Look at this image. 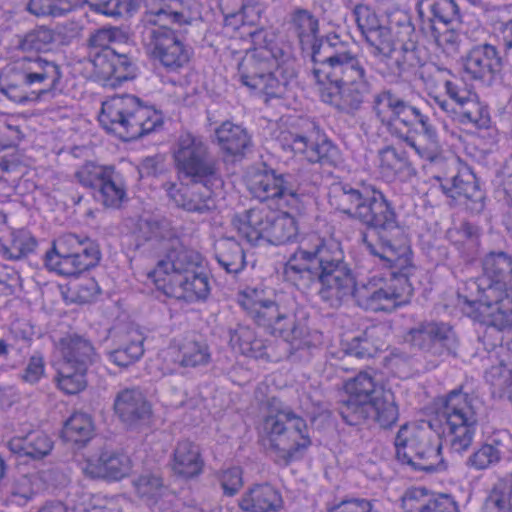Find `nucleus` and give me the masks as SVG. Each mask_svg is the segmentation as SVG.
Returning <instances> with one entry per match:
<instances>
[{
    "label": "nucleus",
    "instance_id": "nucleus-13",
    "mask_svg": "<svg viewBox=\"0 0 512 512\" xmlns=\"http://www.w3.org/2000/svg\"><path fill=\"white\" fill-rule=\"evenodd\" d=\"M158 290L165 295L188 302L204 300L210 285L207 275L188 251H172L148 274Z\"/></svg>",
    "mask_w": 512,
    "mask_h": 512
},
{
    "label": "nucleus",
    "instance_id": "nucleus-18",
    "mask_svg": "<svg viewBox=\"0 0 512 512\" xmlns=\"http://www.w3.org/2000/svg\"><path fill=\"white\" fill-rule=\"evenodd\" d=\"M260 432L264 445L285 463L300 457L311 445L306 422L289 411L271 412L263 420Z\"/></svg>",
    "mask_w": 512,
    "mask_h": 512
},
{
    "label": "nucleus",
    "instance_id": "nucleus-43",
    "mask_svg": "<svg viewBox=\"0 0 512 512\" xmlns=\"http://www.w3.org/2000/svg\"><path fill=\"white\" fill-rule=\"evenodd\" d=\"M92 77L103 85L113 86L114 51H103L94 56L91 61Z\"/></svg>",
    "mask_w": 512,
    "mask_h": 512
},
{
    "label": "nucleus",
    "instance_id": "nucleus-55",
    "mask_svg": "<svg viewBox=\"0 0 512 512\" xmlns=\"http://www.w3.org/2000/svg\"><path fill=\"white\" fill-rule=\"evenodd\" d=\"M485 378L492 386L502 391L512 386V368L500 362L485 372Z\"/></svg>",
    "mask_w": 512,
    "mask_h": 512
},
{
    "label": "nucleus",
    "instance_id": "nucleus-58",
    "mask_svg": "<svg viewBox=\"0 0 512 512\" xmlns=\"http://www.w3.org/2000/svg\"><path fill=\"white\" fill-rule=\"evenodd\" d=\"M432 505L424 512H458L455 501L446 494H433L431 497Z\"/></svg>",
    "mask_w": 512,
    "mask_h": 512
},
{
    "label": "nucleus",
    "instance_id": "nucleus-30",
    "mask_svg": "<svg viewBox=\"0 0 512 512\" xmlns=\"http://www.w3.org/2000/svg\"><path fill=\"white\" fill-rule=\"evenodd\" d=\"M204 465L198 445L188 440L177 443L171 459V468L175 474L192 479L202 474Z\"/></svg>",
    "mask_w": 512,
    "mask_h": 512
},
{
    "label": "nucleus",
    "instance_id": "nucleus-37",
    "mask_svg": "<svg viewBox=\"0 0 512 512\" xmlns=\"http://www.w3.org/2000/svg\"><path fill=\"white\" fill-rule=\"evenodd\" d=\"M94 423L90 415L82 412L72 414L65 422L62 437L74 444H85L94 435Z\"/></svg>",
    "mask_w": 512,
    "mask_h": 512
},
{
    "label": "nucleus",
    "instance_id": "nucleus-11",
    "mask_svg": "<svg viewBox=\"0 0 512 512\" xmlns=\"http://www.w3.org/2000/svg\"><path fill=\"white\" fill-rule=\"evenodd\" d=\"M345 399L339 412L343 420L357 425L371 418L382 426H390L398 419V407L394 395L375 379L372 372L362 371L343 382Z\"/></svg>",
    "mask_w": 512,
    "mask_h": 512
},
{
    "label": "nucleus",
    "instance_id": "nucleus-63",
    "mask_svg": "<svg viewBox=\"0 0 512 512\" xmlns=\"http://www.w3.org/2000/svg\"><path fill=\"white\" fill-rule=\"evenodd\" d=\"M39 512H67V510L62 503H49L45 505Z\"/></svg>",
    "mask_w": 512,
    "mask_h": 512
},
{
    "label": "nucleus",
    "instance_id": "nucleus-25",
    "mask_svg": "<svg viewBox=\"0 0 512 512\" xmlns=\"http://www.w3.org/2000/svg\"><path fill=\"white\" fill-rule=\"evenodd\" d=\"M210 361L206 345L193 340L173 341L162 349L156 359V365L163 375L173 374L180 367H197Z\"/></svg>",
    "mask_w": 512,
    "mask_h": 512
},
{
    "label": "nucleus",
    "instance_id": "nucleus-19",
    "mask_svg": "<svg viewBox=\"0 0 512 512\" xmlns=\"http://www.w3.org/2000/svg\"><path fill=\"white\" fill-rule=\"evenodd\" d=\"M56 353L53 366L57 388L67 395L82 392L87 387V368L97 357L94 347L82 337L67 336L59 342Z\"/></svg>",
    "mask_w": 512,
    "mask_h": 512
},
{
    "label": "nucleus",
    "instance_id": "nucleus-54",
    "mask_svg": "<svg viewBox=\"0 0 512 512\" xmlns=\"http://www.w3.org/2000/svg\"><path fill=\"white\" fill-rule=\"evenodd\" d=\"M83 473L95 479H105L106 471V450L92 453L80 463Z\"/></svg>",
    "mask_w": 512,
    "mask_h": 512
},
{
    "label": "nucleus",
    "instance_id": "nucleus-12",
    "mask_svg": "<svg viewBox=\"0 0 512 512\" xmlns=\"http://www.w3.org/2000/svg\"><path fill=\"white\" fill-rule=\"evenodd\" d=\"M62 73L54 61L24 57L0 73V91L11 101L24 104L60 90Z\"/></svg>",
    "mask_w": 512,
    "mask_h": 512
},
{
    "label": "nucleus",
    "instance_id": "nucleus-42",
    "mask_svg": "<svg viewBox=\"0 0 512 512\" xmlns=\"http://www.w3.org/2000/svg\"><path fill=\"white\" fill-rule=\"evenodd\" d=\"M442 187L444 192L452 198L460 196L472 198L478 190L475 176L468 169H464L455 175L451 179L450 186L447 183L443 184Z\"/></svg>",
    "mask_w": 512,
    "mask_h": 512
},
{
    "label": "nucleus",
    "instance_id": "nucleus-39",
    "mask_svg": "<svg viewBox=\"0 0 512 512\" xmlns=\"http://www.w3.org/2000/svg\"><path fill=\"white\" fill-rule=\"evenodd\" d=\"M96 199L106 207L118 208L126 199V189L123 182L114 176L113 171L101 182Z\"/></svg>",
    "mask_w": 512,
    "mask_h": 512
},
{
    "label": "nucleus",
    "instance_id": "nucleus-38",
    "mask_svg": "<svg viewBox=\"0 0 512 512\" xmlns=\"http://www.w3.org/2000/svg\"><path fill=\"white\" fill-rule=\"evenodd\" d=\"M216 259L228 273H238L245 266L242 247L233 239H223L217 243Z\"/></svg>",
    "mask_w": 512,
    "mask_h": 512
},
{
    "label": "nucleus",
    "instance_id": "nucleus-23",
    "mask_svg": "<svg viewBox=\"0 0 512 512\" xmlns=\"http://www.w3.org/2000/svg\"><path fill=\"white\" fill-rule=\"evenodd\" d=\"M251 194L260 201H271L278 209L304 211V195L286 180L283 174L263 169L252 173L248 179Z\"/></svg>",
    "mask_w": 512,
    "mask_h": 512
},
{
    "label": "nucleus",
    "instance_id": "nucleus-8",
    "mask_svg": "<svg viewBox=\"0 0 512 512\" xmlns=\"http://www.w3.org/2000/svg\"><path fill=\"white\" fill-rule=\"evenodd\" d=\"M248 34L254 47L246 51L238 64L240 82L265 102L282 97L288 81L280 78L282 50L275 44L274 35L266 30L249 31Z\"/></svg>",
    "mask_w": 512,
    "mask_h": 512
},
{
    "label": "nucleus",
    "instance_id": "nucleus-4",
    "mask_svg": "<svg viewBox=\"0 0 512 512\" xmlns=\"http://www.w3.org/2000/svg\"><path fill=\"white\" fill-rule=\"evenodd\" d=\"M198 15L195 0H151L144 23V44L152 57L164 67L176 71L190 61L192 51L167 23H190Z\"/></svg>",
    "mask_w": 512,
    "mask_h": 512
},
{
    "label": "nucleus",
    "instance_id": "nucleus-35",
    "mask_svg": "<svg viewBox=\"0 0 512 512\" xmlns=\"http://www.w3.org/2000/svg\"><path fill=\"white\" fill-rule=\"evenodd\" d=\"M144 337L137 331L127 334L122 345L108 353V359L119 367H128L137 362L144 354Z\"/></svg>",
    "mask_w": 512,
    "mask_h": 512
},
{
    "label": "nucleus",
    "instance_id": "nucleus-47",
    "mask_svg": "<svg viewBox=\"0 0 512 512\" xmlns=\"http://www.w3.org/2000/svg\"><path fill=\"white\" fill-rule=\"evenodd\" d=\"M432 495L424 488L408 489L401 497V507L404 512H424L433 504Z\"/></svg>",
    "mask_w": 512,
    "mask_h": 512
},
{
    "label": "nucleus",
    "instance_id": "nucleus-21",
    "mask_svg": "<svg viewBox=\"0 0 512 512\" xmlns=\"http://www.w3.org/2000/svg\"><path fill=\"white\" fill-rule=\"evenodd\" d=\"M100 252L93 242L67 234L54 242L45 255V266L62 276H74L97 265Z\"/></svg>",
    "mask_w": 512,
    "mask_h": 512
},
{
    "label": "nucleus",
    "instance_id": "nucleus-16",
    "mask_svg": "<svg viewBox=\"0 0 512 512\" xmlns=\"http://www.w3.org/2000/svg\"><path fill=\"white\" fill-rule=\"evenodd\" d=\"M405 339L424 351L427 364L421 367L413 358L392 355L388 360V366L400 378H408L421 371L437 367L442 357L454 352L457 346L452 328L448 324L438 322L421 323L418 327L411 329Z\"/></svg>",
    "mask_w": 512,
    "mask_h": 512
},
{
    "label": "nucleus",
    "instance_id": "nucleus-28",
    "mask_svg": "<svg viewBox=\"0 0 512 512\" xmlns=\"http://www.w3.org/2000/svg\"><path fill=\"white\" fill-rule=\"evenodd\" d=\"M114 412L122 422L128 425L146 421L152 414L151 405L136 389H124L116 395Z\"/></svg>",
    "mask_w": 512,
    "mask_h": 512
},
{
    "label": "nucleus",
    "instance_id": "nucleus-33",
    "mask_svg": "<svg viewBox=\"0 0 512 512\" xmlns=\"http://www.w3.org/2000/svg\"><path fill=\"white\" fill-rule=\"evenodd\" d=\"M220 149L227 155L239 156L250 144L247 131L240 125L226 121L215 131Z\"/></svg>",
    "mask_w": 512,
    "mask_h": 512
},
{
    "label": "nucleus",
    "instance_id": "nucleus-44",
    "mask_svg": "<svg viewBox=\"0 0 512 512\" xmlns=\"http://www.w3.org/2000/svg\"><path fill=\"white\" fill-rule=\"evenodd\" d=\"M55 33L47 27H38L27 33L20 43L24 51H47L55 42Z\"/></svg>",
    "mask_w": 512,
    "mask_h": 512
},
{
    "label": "nucleus",
    "instance_id": "nucleus-36",
    "mask_svg": "<svg viewBox=\"0 0 512 512\" xmlns=\"http://www.w3.org/2000/svg\"><path fill=\"white\" fill-rule=\"evenodd\" d=\"M231 348L244 356L260 359L266 356V346L258 339L252 329L238 326L230 336Z\"/></svg>",
    "mask_w": 512,
    "mask_h": 512
},
{
    "label": "nucleus",
    "instance_id": "nucleus-56",
    "mask_svg": "<svg viewBox=\"0 0 512 512\" xmlns=\"http://www.w3.org/2000/svg\"><path fill=\"white\" fill-rule=\"evenodd\" d=\"M329 512H379L371 500L351 498L334 505Z\"/></svg>",
    "mask_w": 512,
    "mask_h": 512
},
{
    "label": "nucleus",
    "instance_id": "nucleus-15",
    "mask_svg": "<svg viewBox=\"0 0 512 512\" xmlns=\"http://www.w3.org/2000/svg\"><path fill=\"white\" fill-rule=\"evenodd\" d=\"M303 211L252 208L237 214L232 225L238 235L253 246L282 245L298 233L297 216Z\"/></svg>",
    "mask_w": 512,
    "mask_h": 512
},
{
    "label": "nucleus",
    "instance_id": "nucleus-45",
    "mask_svg": "<svg viewBox=\"0 0 512 512\" xmlns=\"http://www.w3.org/2000/svg\"><path fill=\"white\" fill-rule=\"evenodd\" d=\"M131 467V460L127 455L106 450L105 480H121L129 475Z\"/></svg>",
    "mask_w": 512,
    "mask_h": 512
},
{
    "label": "nucleus",
    "instance_id": "nucleus-20",
    "mask_svg": "<svg viewBox=\"0 0 512 512\" xmlns=\"http://www.w3.org/2000/svg\"><path fill=\"white\" fill-rule=\"evenodd\" d=\"M475 400L462 391L450 392L439 412L442 436L450 448L458 453L472 444L478 425Z\"/></svg>",
    "mask_w": 512,
    "mask_h": 512
},
{
    "label": "nucleus",
    "instance_id": "nucleus-50",
    "mask_svg": "<svg viewBox=\"0 0 512 512\" xmlns=\"http://www.w3.org/2000/svg\"><path fill=\"white\" fill-rule=\"evenodd\" d=\"M218 480L227 496H234L243 486V470L239 466H229L221 469Z\"/></svg>",
    "mask_w": 512,
    "mask_h": 512
},
{
    "label": "nucleus",
    "instance_id": "nucleus-53",
    "mask_svg": "<svg viewBox=\"0 0 512 512\" xmlns=\"http://www.w3.org/2000/svg\"><path fill=\"white\" fill-rule=\"evenodd\" d=\"M501 451L492 444L482 445L469 458L470 466L475 469H486L500 460Z\"/></svg>",
    "mask_w": 512,
    "mask_h": 512
},
{
    "label": "nucleus",
    "instance_id": "nucleus-40",
    "mask_svg": "<svg viewBox=\"0 0 512 512\" xmlns=\"http://www.w3.org/2000/svg\"><path fill=\"white\" fill-rule=\"evenodd\" d=\"M422 4L431 14L433 23L446 26L460 17L455 0H422Z\"/></svg>",
    "mask_w": 512,
    "mask_h": 512
},
{
    "label": "nucleus",
    "instance_id": "nucleus-31",
    "mask_svg": "<svg viewBox=\"0 0 512 512\" xmlns=\"http://www.w3.org/2000/svg\"><path fill=\"white\" fill-rule=\"evenodd\" d=\"M316 134L314 131L307 135L283 132L280 136V142L283 149L290 150L309 162H318L327 152L330 143L326 141L319 143L315 140Z\"/></svg>",
    "mask_w": 512,
    "mask_h": 512
},
{
    "label": "nucleus",
    "instance_id": "nucleus-48",
    "mask_svg": "<svg viewBox=\"0 0 512 512\" xmlns=\"http://www.w3.org/2000/svg\"><path fill=\"white\" fill-rule=\"evenodd\" d=\"M128 39L127 33L119 28H102L91 35L90 45L94 48H101L103 51H112L109 49L111 44L126 43Z\"/></svg>",
    "mask_w": 512,
    "mask_h": 512
},
{
    "label": "nucleus",
    "instance_id": "nucleus-1",
    "mask_svg": "<svg viewBox=\"0 0 512 512\" xmlns=\"http://www.w3.org/2000/svg\"><path fill=\"white\" fill-rule=\"evenodd\" d=\"M330 202L337 209L373 228L378 234L398 229L395 211L382 192L364 187L362 190L336 187ZM364 243L371 255L378 257L383 266L395 268L399 273L375 274L359 284L353 277V288L343 300L353 297L356 304L372 312H392L408 304L413 289L408 281L411 268V250L405 237L394 244L380 235L377 245L364 236Z\"/></svg>",
    "mask_w": 512,
    "mask_h": 512
},
{
    "label": "nucleus",
    "instance_id": "nucleus-41",
    "mask_svg": "<svg viewBox=\"0 0 512 512\" xmlns=\"http://www.w3.org/2000/svg\"><path fill=\"white\" fill-rule=\"evenodd\" d=\"M36 245L30 232L25 229L13 231L9 246L0 249V255L5 259H19L31 252Z\"/></svg>",
    "mask_w": 512,
    "mask_h": 512
},
{
    "label": "nucleus",
    "instance_id": "nucleus-49",
    "mask_svg": "<svg viewBox=\"0 0 512 512\" xmlns=\"http://www.w3.org/2000/svg\"><path fill=\"white\" fill-rule=\"evenodd\" d=\"M113 170L110 167L97 165L95 163L84 164L76 173L79 182L83 186H100L106 176L108 177Z\"/></svg>",
    "mask_w": 512,
    "mask_h": 512
},
{
    "label": "nucleus",
    "instance_id": "nucleus-46",
    "mask_svg": "<svg viewBox=\"0 0 512 512\" xmlns=\"http://www.w3.org/2000/svg\"><path fill=\"white\" fill-rule=\"evenodd\" d=\"M37 478L22 475L14 480L10 490L9 501L17 505H25L36 493Z\"/></svg>",
    "mask_w": 512,
    "mask_h": 512
},
{
    "label": "nucleus",
    "instance_id": "nucleus-29",
    "mask_svg": "<svg viewBox=\"0 0 512 512\" xmlns=\"http://www.w3.org/2000/svg\"><path fill=\"white\" fill-rule=\"evenodd\" d=\"M282 504L280 492L269 483L250 486L239 500V507L246 512L277 511Z\"/></svg>",
    "mask_w": 512,
    "mask_h": 512
},
{
    "label": "nucleus",
    "instance_id": "nucleus-26",
    "mask_svg": "<svg viewBox=\"0 0 512 512\" xmlns=\"http://www.w3.org/2000/svg\"><path fill=\"white\" fill-rule=\"evenodd\" d=\"M501 68V58L490 44L473 47L462 59L463 72L472 79L491 80Z\"/></svg>",
    "mask_w": 512,
    "mask_h": 512
},
{
    "label": "nucleus",
    "instance_id": "nucleus-60",
    "mask_svg": "<svg viewBox=\"0 0 512 512\" xmlns=\"http://www.w3.org/2000/svg\"><path fill=\"white\" fill-rule=\"evenodd\" d=\"M485 512H512L509 497L493 492L485 504Z\"/></svg>",
    "mask_w": 512,
    "mask_h": 512
},
{
    "label": "nucleus",
    "instance_id": "nucleus-24",
    "mask_svg": "<svg viewBox=\"0 0 512 512\" xmlns=\"http://www.w3.org/2000/svg\"><path fill=\"white\" fill-rule=\"evenodd\" d=\"M142 0H30L27 9L37 17H61L87 3L95 12L117 16L133 12Z\"/></svg>",
    "mask_w": 512,
    "mask_h": 512
},
{
    "label": "nucleus",
    "instance_id": "nucleus-57",
    "mask_svg": "<svg viewBox=\"0 0 512 512\" xmlns=\"http://www.w3.org/2000/svg\"><path fill=\"white\" fill-rule=\"evenodd\" d=\"M44 374L45 364L43 358L39 355H34L30 358L25 368L23 380L30 384H35L40 381Z\"/></svg>",
    "mask_w": 512,
    "mask_h": 512
},
{
    "label": "nucleus",
    "instance_id": "nucleus-10",
    "mask_svg": "<svg viewBox=\"0 0 512 512\" xmlns=\"http://www.w3.org/2000/svg\"><path fill=\"white\" fill-rule=\"evenodd\" d=\"M356 22L370 53L392 70L399 68L403 61V52L413 47L414 27L407 14L395 12L389 16L387 25L369 6L358 5L354 10Z\"/></svg>",
    "mask_w": 512,
    "mask_h": 512
},
{
    "label": "nucleus",
    "instance_id": "nucleus-64",
    "mask_svg": "<svg viewBox=\"0 0 512 512\" xmlns=\"http://www.w3.org/2000/svg\"><path fill=\"white\" fill-rule=\"evenodd\" d=\"M240 21H242V14H233V15H230V16L226 17V19H225V25H226L227 27H229V26H233L234 28H236V29H237L236 24H237L238 22H240Z\"/></svg>",
    "mask_w": 512,
    "mask_h": 512
},
{
    "label": "nucleus",
    "instance_id": "nucleus-51",
    "mask_svg": "<svg viewBox=\"0 0 512 512\" xmlns=\"http://www.w3.org/2000/svg\"><path fill=\"white\" fill-rule=\"evenodd\" d=\"M431 33L437 45L443 50L449 53L458 50L461 35L456 29L449 28L448 25H442V28H438L433 24Z\"/></svg>",
    "mask_w": 512,
    "mask_h": 512
},
{
    "label": "nucleus",
    "instance_id": "nucleus-9",
    "mask_svg": "<svg viewBox=\"0 0 512 512\" xmlns=\"http://www.w3.org/2000/svg\"><path fill=\"white\" fill-rule=\"evenodd\" d=\"M484 274L491 279L486 284L484 278L473 282L479 290V296L472 301L475 306V318L498 330L512 328V289H508L506 280L512 281V256L504 252L489 253L483 261Z\"/></svg>",
    "mask_w": 512,
    "mask_h": 512
},
{
    "label": "nucleus",
    "instance_id": "nucleus-3",
    "mask_svg": "<svg viewBox=\"0 0 512 512\" xmlns=\"http://www.w3.org/2000/svg\"><path fill=\"white\" fill-rule=\"evenodd\" d=\"M172 155L179 176L189 179L193 186L169 184L166 186L169 197L189 212L202 214L214 209L216 202L209 185L220 186L221 180L204 142L190 133L181 134L173 146Z\"/></svg>",
    "mask_w": 512,
    "mask_h": 512
},
{
    "label": "nucleus",
    "instance_id": "nucleus-6",
    "mask_svg": "<svg viewBox=\"0 0 512 512\" xmlns=\"http://www.w3.org/2000/svg\"><path fill=\"white\" fill-rule=\"evenodd\" d=\"M270 295L271 291L263 287H247L239 293L238 303L258 325L281 337L290 346L291 354L316 346L321 335L296 323L294 299L277 295L273 300Z\"/></svg>",
    "mask_w": 512,
    "mask_h": 512
},
{
    "label": "nucleus",
    "instance_id": "nucleus-34",
    "mask_svg": "<svg viewBox=\"0 0 512 512\" xmlns=\"http://www.w3.org/2000/svg\"><path fill=\"white\" fill-rule=\"evenodd\" d=\"M378 167L386 178L398 177L406 181L415 175V169L407 158L392 147H386L379 152Z\"/></svg>",
    "mask_w": 512,
    "mask_h": 512
},
{
    "label": "nucleus",
    "instance_id": "nucleus-5",
    "mask_svg": "<svg viewBox=\"0 0 512 512\" xmlns=\"http://www.w3.org/2000/svg\"><path fill=\"white\" fill-rule=\"evenodd\" d=\"M316 262L320 297L331 306L340 305L353 288V274L344 262L343 250L336 239H316L312 249H298L285 264L284 275L288 281L296 282L304 273H310Z\"/></svg>",
    "mask_w": 512,
    "mask_h": 512
},
{
    "label": "nucleus",
    "instance_id": "nucleus-2",
    "mask_svg": "<svg viewBox=\"0 0 512 512\" xmlns=\"http://www.w3.org/2000/svg\"><path fill=\"white\" fill-rule=\"evenodd\" d=\"M292 22L300 43L313 48V75L320 85L322 101L341 110L357 109L370 91L367 72L359 58L330 42L316 47L318 21L308 11H296Z\"/></svg>",
    "mask_w": 512,
    "mask_h": 512
},
{
    "label": "nucleus",
    "instance_id": "nucleus-17",
    "mask_svg": "<svg viewBox=\"0 0 512 512\" xmlns=\"http://www.w3.org/2000/svg\"><path fill=\"white\" fill-rule=\"evenodd\" d=\"M395 447L398 460L415 470L434 473L446 469L440 439L428 422L402 425L395 438Z\"/></svg>",
    "mask_w": 512,
    "mask_h": 512
},
{
    "label": "nucleus",
    "instance_id": "nucleus-52",
    "mask_svg": "<svg viewBox=\"0 0 512 512\" xmlns=\"http://www.w3.org/2000/svg\"><path fill=\"white\" fill-rule=\"evenodd\" d=\"M114 79L113 86L119 85L124 81L132 80L137 76V66L126 54H120L114 51Z\"/></svg>",
    "mask_w": 512,
    "mask_h": 512
},
{
    "label": "nucleus",
    "instance_id": "nucleus-32",
    "mask_svg": "<svg viewBox=\"0 0 512 512\" xmlns=\"http://www.w3.org/2000/svg\"><path fill=\"white\" fill-rule=\"evenodd\" d=\"M52 438L43 431H31L23 437H13L8 442L11 452L32 459H42L49 455L53 449Z\"/></svg>",
    "mask_w": 512,
    "mask_h": 512
},
{
    "label": "nucleus",
    "instance_id": "nucleus-61",
    "mask_svg": "<svg viewBox=\"0 0 512 512\" xmlns=\"http://www.w3.org/2000/svg\"><path fill=\"white\" fill-rule=\"evenodd\" d=\"M494 32L501 38L508 49H512V20L495 23Z\"/></svg>",
    "mask_w": 512,
    "mask_h": 512
},
{
    "label": "nucleus",
    "instance_id": "nucleus-7",
    "mask_svg": "<svg viewBox=\"0 0 512 512\" xmlns=\"http://www.w3.org/2000/svg\"><path fill=\"white\" fill-rule=\"evenodd\" d=\"M374 109L390 133L404 141L420 158L429 162L443 159L444 151L436 129L418 108L390 92H382L375 99Z\"/></svg>",
    "mask_w": 512,
    "mask_h": 512
},
{
    "label": "nucleus",
    "instance_id": "nucleus-62",
    "mask_svg": "<svg viewBox=\"0 0 512 512\" xmlns=\"http://www.w3.org/2000/svg\"><path fill=\"white\" fill-rule=\"evenodd\" d=\"M380 328H374L366 332V338L359 341L360 350L356 352L359 357H373L375 353L381 349L382 345H375L370 347L368 337H372Z\"/></svg>",
    "mask_w": 512,
    "mask_h": 512
},
{
    "label": "nucleus",
    "instance_id": "nucleus-14",
    "mask_svg": "<svg viewBox=\"0 0 512 512\" xmlns=\"http://www.w3.org/2000/svg\"><path fill=\"white\" fill-rule=\"evenodd\" d=\"M100 125L124 141L138 139L163 125V116L152 106L143 105L132 95H116L102 103Z\"/></svg>",
    "mask_w": 512,
    "mask_h": 512
},
{
    "label": "nucleus",
    "instance_id": "nucleus-27",
    "mask_svg": "<svg viewBox=\"0 0 512 512\" xmlns=\"http://www.w3.org/2000/svg\"><path fill=\"white\" fill-rule=\"evenodd\" d=\"M137 494L144 498L155 512H175L173 506L177 501L175 494L169 492L162 479L152 473L140 475L133 481Z\"/></svg>",
    "mask_w": 512,
    "mask_h": 512
},
{
    "label": "nucleus",
    "instance_id": "nucleus-22",
    "mask_svg": "<svg viewBox=\"0 0 512 512\" xmlns=\"http://www.w3.org/2000/svg\"><path fill=\"white\" fill-rule=\"evenodd\" d=\"M444 89L447 98L436 96L434 101L448 117L460 124H472L478 128L488 127V109L475 92L454 81H446Z\"/></svg>",
    "mask_w": 512,
    "mask_h": 512
},
{
    "label": "nucleus",
    "instance_id": "nucleus-59",
    "mask_svg": "<svg viewBox=\"0 0 512 512\" xmlns=\"http://www.w3.org/2000/svg\"><path fill=\"white\" fill-rule=\"evenodd\" d=\"M99 294L98 283L93 278H87L78 285L76 297L81 303L92 301Z\"/></svg>",
    "mask_w": 512,
    "mask_h": 512
}]
</instances>
